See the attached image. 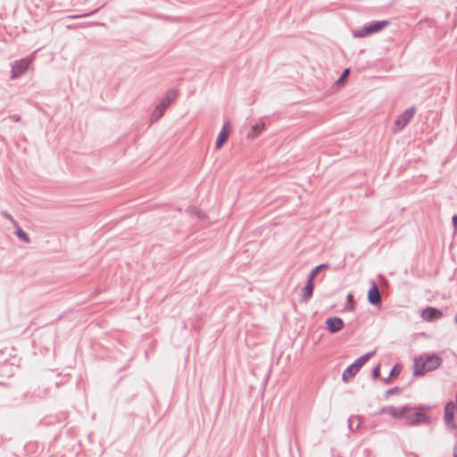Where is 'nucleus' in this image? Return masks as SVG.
Listing matches in <instances>:
<instances>
[{
	"label": "nucleus",
	"mask_w": 457,
	"mask_h": 457,
	"mask_svg": "<svg viewBox=\"0 0 457 457\" xmlns=\"http://www.w3.org/2000/svg\"><path fill=\"white\" fill-rule=\"evenodd\" d=\"M442 358L435 353L426 354L424 357L419 356L414 359L413 375L418 377L428 371H433L442 364Z\"/></svg>",
	"instance_id": "1"
},
{
	"label": "nucleus",
	"mask_w": 457,
	"mask_h": 457,
	"mask_svg": "<svg viewBox=\"0 0 457 457\" xmlns=\"http://www.w3.org/2000/svg\"><path fill=\"white\" fill-rule=\"evenodd\" d=\"M431 409L432 406L425 404H420L418 406L413 407V410H415V411L411 414L408 413V417H406L404 424L409 427H415L421 423L427 425L429 424L431 419L427 412L431 411Z\"/></svg>",
	"instance_id": "2"
},
{
	"label": "nucleus",
	"mask_w": 457,
	"mask_h": 457,
	"mask_svg": "<svg viewBox=\"0 0 457 457\" xmlns=\"http://www.w3.org/2000/svg\"><path fill=\"white\" fill-rule=\"evenodd\" d=\"M376 351H370L366 353L365 354L357 358L353 363L348 365L342 373V380L345 383L349 382L352 378H353L356 374L360 371L362 366L369 361V360L374 356Z\"/></svg>",
	"instance_id": "3"
},
{
	"label": "nucleus",
	"mask_w": 457,
	"mask_h": 457,
	"mask_svg": "<svg viewBox=\"0 0 457 457\" xmlns=\"http://www.w3.org/2000/svg\"><path fill=\"white\" fill-rule=\"evenodd\" d=\"M390 24L387 20L372 21L365 23L361 28L353 30V36L357 38L365 37L383 30Z\"/></svg>",
	"instance_id": "4"
},
{
	"label": "nucleus",
	"mask_w": 457,
	"mask_h": 457,
	"mask_svg": "<svg viewBox=\"0 0 457 457\" xmlns=\"http://www.w3.org/2000/svg\"><path fill=\"white\" fill-rule=\"evenodd\" d=\"M177 96L178 91L176 89L170 88L167 91L166 96L155 106L152 113L151 119L153 122L158 120L163 115L164 112L170 107Z\"/></svg>",
	"instance_id": "5"
},
{
	"label": "nucleus",
	"mask_w": 457,
	"mask_h": 457,
	"mask_svg": "<svg viewBox=\"0 0 457 457\" xmlns=\"http://www.w3.org/2000/svg\"><path fill=\"white\" fill-rule=\"evenodd\" d=\"M32 60L31 56H28L12 62L11 64V79H17L23 76L29 70Z\"/></svg>",
	"instance_id": "6"
},
{
	"label": "nucleus",
	"mask_w": 457,
	"mask_h": 457,
	"mask_svg": "<svg viewBox=\"0 0 457 457\" xmlns=\"http://www.w3.org/2000/svg\"><path fill=\"white\" fill-rule=\"evenodd\" d=\"M416 112L415 106H411L405 110L401 115L397 116L394 122L393 131L395 133L403 130L413 118Z\"/></svg>",
	"instance_id": "7"
},
{
	"label": "nucleus",
	"mask_w": 457,
	"mask_h": 457,
	"mask_svg": "<svg viewBox=\"0 0 457 457\" xmlns=\"http://www.w3.org/2000/svg\"><path fill=\"white\" fill-rule=\"evenodd\" d=\"M443 316V312L434 306H428L424 308L420 314L422 320L428 322H433L435 320H437L441 319Z\"/></svg>",
	"instance_id": "8"
},
{
	"label": "nucleus",
	"mask_w": 457,
	"mask_h": 457,
	"mask_svg": "<svg viewBox=\"0 0 457 457\" xmlns=\"http://www.w3.org/2000/svg\"><path fill=\"white\" fill-rule=\"evenodd\" d=\"M367 299L370 304L378 306L382 303L381 293L375 280H371V286L368 291Z\"/></svg>",
	"instance_id": "9"
},
{
	"label": "nucleus",
	"mask_w": 457,
	"mask_h": 457,
	"mask_svg": "<svg viewBox=\"0 0 457 457\" xmlns=\"http://www.w3.org/2000/svg\"><path fill=\"white\" fill-rule=\"evenodd\" d=\"M454 409L455 404L453 402H448L445 406V422L448 429L453 430L457 428L454 423Z\"/></svg>",
	"instance_id": "10"
},
{
	"label": "nucleus",
	"mask_w": 457,
	"mask_h": 457,
	"mask_svg": "<svg viewBox=\"0 0 457 457\" xmlns=\"http://www.w3.org/2000/svg\"><path fill=\"white\" fill-rule=\"evenodd\" d=\"M325 324H326V328L331 334H336V333L339 332L345 327L344 320L341 318L337 317V316L328 317L326 320Z\"/></svg>",
	"instance_id": "11"
},
{
	"label": "nucleus",
	"mask_w": 457,
	"mask_h": 457,
	"mask_svg": "<svg viewBox=\"0 0 457 457\" xmlns=\"http://www.w3.org/2000/svg\"><path fill=\"white\" fill-rule=\"evenodd\" d=\"M229 121L224 122L215 142V147L220 148L227 142L229 137Z\"/></svg>",
	"instance_id": "12"
},
{
	"label": "nucleus",
	"mask_w": 457,
	"mask_h": 457,
	"mask_svg": "<svg viewBox=\"0 0 457 457\" xmlns=\"http://www.w3.org/2000/svg\"><path fill=\"white\" fill-rule=\"evenodd\" d=\"M314 290V282L307 278L305 286L302 289L301 302L307 303L312 296Z\"/></svg>",
	"instance_id": "13"
},
{
	"label": "nucleus",
	"mask_w": 457,
	"mask_h": 457,
	"mask_svg": "<svg viewBox=\"0 0 457 457\" xmlns=\"http://www.w3.org/2000/svg\"><path fill=\"white\" fill-rule=\"evenodd\" d=\"M265 123L262 121L257 122L253 126H252L251 130L248 132L246 137L247 139H254L257 137L264 129Z\"/></svg>",
	"instance_id": "14"
},
{
	"label": "nucleus",
	"mask_w": 457,
	"mask_h": 457,
	"mask_svg": "<svg viewBox=\"0 0 457 457\" xmlns=\"http://www.w3.org/2000/svg\"><path fill=\"white\" fill-rule=\"evenodd\" d=\"M402 370V366L398 363L395 364L390 370L389 375L387 378H383V383L388 385L391 383L392 378L397 377Z\"/></svg>",
	"instance_id": "15"
},
{
	"label": "nucleus",
	"mask_w": 457,
	"mask_h": 457,
	"mask_svg": "<svg viewBox=\"0 0 457 457\" xmlns=\"http://www.w3.org/2000/svg\"><path fill=\"white\" fill-rule=\"evenodd\" d=\"M413 410L409 404H404L401 407H397V420H405L408 417V413Z\"/></svg>",
	"instance_id": "16"
},
{
	"label": "nucleus",
	"mask_w": 457,
	"mask_h": 457,
	"mask_svg": "<svg viewBox=\"0 0 457 457\" xmlns=\"http://www.w3.org/2000/svg\"><path fill=\"white\" fill-rule=\"evenodd\" d=\"M328 263H321V264H319L317 265L315 268H313L311 272L309 273L307 278L311 279V280H314V278L318 276V274L321 271V270H324L328 268Z\"/></svg>",
	"instance_id": "17"
},
{
	"label": "nucleus",
	"mask_w": 457,
	"mask_h": 457,
	"mask_svg": "<svg viewBox=\"0 0 457 457\" xmlns=\"http://www.w3.org/2000/svg\"><path fill=\"white\" fill-rule=\"evenodd\" d=\"M14 234L16 237L24 243H29L30 238L26 231H24L21 228L18 227L15 230Z\"/></svg>",
	"instance_id": "18"
},
{
	"label": "nucleus",
	"mask_w": 457,
	"mask_h": 457,
	"mask_svg": "<svg viewBox=\"0 0 457 457\" xmlns=\"http://www.w3.org/2000/svg\"><path fill=\"white\" fill-rule=\"evenodd\" d=\"M388 413L390 414L394 419L397 420V407L394 406V405H388V406H384L379 413Z\"/></svg>",
	"instance_id": "19"
},
{
	"label": "nucleus",
	"mask_w": 457,
	"mask_h": 457,
	"mask_svg": "<svg viewBox=\"0 0 457 457\" xmlns=\"http://www.w3.org/2000/svg\"><path fill=\"white\" fill-rule=\"evenodd\" d=\"M403 392V388L402 387H399V386H395V387H392V388H389L387 389L385 394H384V397L386 399H387L388 397H390L391 395H399Z\"/></svg>",
	"instance_id": "20"
},
{
	"label": "nucleus",
	"mask_w": 457,
	"mask_h": 457,
	"mask_svg": "<svg viewBox=\"0 0 457 457\" xmlns=\"http://www.w3.org/2000/svg\"><path fill=\"white\" fill-rule=\"evenodd\" d=\"M350 74V69L349 68H346L343 71V72L341 73L340 77L338 78V79L337 80V84H343L345 80V79L349 76Z\"/></svg>",
	"instance_id": "21"
},
{
	"label": "nucleus",
	"mask_w": 457,
	"mask_h": 457,
	"mask_svg": "<svg viewBox=\"0 0 457 457\" xmlns=\"http://www.w3.org/2000/svg\"><path fill=\"white\" fill-rule=\"evenodd\" d=\"M371 377L373 379H378L380 377V364H378L372 369Z\"/></svg>",
	"instance_id": "22"
},
{
	"label": "nucleus",
	"mask_w": 457,
	"mask_h": 457,
	"mask_svg": "<svg viewBox=\"0 0 457 457\" xmlns=\"http://www.w3.org/2000/svg\"><path fill=\"white\" fill-rule=\"evenodd\" d=\"M355 418L358 420V422H357V424H356L355 428H353V425H352V420H353V417H351V418H349V420H348V427H349V429H350V430H352V431H355V430L359 429V428H360V427H361V420L359 419V417H355Z\"/></svg>",
	"instance_id": "23"
},
{
	"label": "nucleus",
	"mask_w": 457,
	"mask_h": 457,
	"mask_svg": "<svg viewBox=\"0 0 457 457\" xmlns=\"http://www.w3.org/2000/svg\"><path fill=\"white\" fill-rule=\"evenodd\" d=\"M349 298H350V295H348V301L345 304V310L352 312L355 308V303L353 302H351L349 300Z\"/></svg>",
	"instance_id": "24"
},
{
	"label": "nucleus",
	"mask_w": 457,
	"mask_h": 457,
	"mask_svg": "<svg viewBox=\"0 0 457 457\" xmlns=\"http://www.w3.org/2000/svg\"><path fill=\"white\" fill-rule=\"evenodd\" d=\"M452 223H453V227L454 230L457 231V214H454L453 216Z\"/></svg>",
	"instance_id": "25"
},
{
	"label": "nucleus",
	"mask_w": 457,
	"mask_h": 457,
	"mask_svg": "<svg viewBox=\"0 0 457 457\" xmlns=\"http://www.w3.org/2000/svg\"><path fill=\"white\" fill-rule=\"evenodd\" d=\"M10 118L15 122H19L21 120V117L19 114H13Z\"/></svg>",
	"instance_id": "26"
},
{
	"label": "nucleus",
	"mask_w": 457,
	"mask_h": 457,
	"mask_svg": "<svg viewBox=\"0 0 457 457\" xmlns=\"http://www.w3.org/2000/svg\"><path fill=\"white\" fill-rule=\"evenodd\" d=\"M97 11H98V9H96V10H94V11L90 12L84 13V14L80 15V17H87V16H90V15H92V14L96 13V12H97Z\"/></svg>",
	"instance_id": "27"
},
{
	"label": "nucleus",
	"mask_w": 457,
	"mask_h": 457,
	"mask_svg": "<svg viewBox=\"0 0 457 457\" xmlns=\"http://www.w3.org/2000/svg\"><path fill=\"white\" fill-rule=\"evenodd\" d=\"M453 457H457V443L453 445Z\"/></svg>",
	"instance_id": "28"
},
{
	"label": "nucleus",
	"mask_w": 457,
	"mask_h": 457,
	"mask_svg": "<svg viewBox=\"0 0 457 457\" xmlns=\"http://www.w3.org/2000/svg\"><path fill=\"white\" fill-rule=\"evenodd\" d=\"M137 396V395H133L132 396H130L129 398L126 399V403H129L135 397Z\"/></svg>",
	"instance_id": "29"
},
{
	"label": "nucleus",
	"mask_w": 457,
	"mask_h": 457,
	"mask_svg": "<svg viewBox=\"0 0 457 457\" xmlns=\"http://www.w3.org/2000/svg\"><path fill=\"white\" fill-rule=\"evenodd\" d=\"M4 216H5L6 218H8V219H12L11 215H10L9 213H7V212H5V213H4Z\"/></svg>",
	"instance_id": "30"
},
{
	"label": "nucleus",
	"mask_w": 457,
	"mask_h": 457,
	"mask_svg": "<svg viewBox=\"0 0 457 457\" xmlns=\"http://www.w3.org/2000/svg\"><path fill=\"white\" fill-rule=\"evenodd\" d=\"M454 322L457 323V312H456V315L454 317Z\"/></svg>",
	"instance_id": "31"
},
{
	"label": "nucleus",
	"mask_w": 457,
	"mask_h": 457,
	"mask_svg": "<svg viewBox=\"0 0 457 457\" xmlns=\"http://www.w3.org/2000/svg\"><path fill=\"white\" fill-rule=\"evenodd\" d=\"M455 400H456V406H457V393H456V395H455Z\"/></svg>",
	"instance_id": "32"
}]
</instances>
